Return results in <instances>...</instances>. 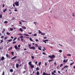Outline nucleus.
<instances>
[{
	"label": "nucleus",
	"instance_id": "obj_8",
	"mask_svg": "<svg viewBox=\"0 0 75 75\" xmlns=\"http://www.w3.org/2000/svg\"><path fill=\"white\" fill-rule=\"evenodd\" d=\"M6 56L7 58H10V55H8L7 54H6Z\"/></svg>",
	"mask_w": 75,
	"mask_h": 75
},
{
	"label": "nucleus",
	"instance_id": "obj_28",
	"mask_svg": "<svg viewBox=\"0 0 75 75\" xmlns=\"http://www.w3.org/2000/svg\"><path fill=\"white\" fill-rule=\"evenodd\" d=\"M11 54L12 55L14 56V52H11Z\"/></svg>",
	"mask_w": 75,
	"mask_h": 75
},
{
	"label": "nucleus",
	"instance_id": "obj_19",
	"mask_svg": "<svg viewBox=\"0 0 75 75\" xmlns=\"http://www.w3.org/2000/svg\"><path fill=\"white\" fill-rule=\"evenodd\" d=\"M24 35L25 36H27V37H29V35L27 34H24Z\"/></svg>",
	"mask_w": 75,
	"mask_h": 75
},
{
	"label": "nucleus",
	"instance_id": "obj_63",
	"mask_svg": "<svg viewBox=\"0 0 75 75\" xmlns=\"http://www.w3.org/2000/svg\"><path fill=\"white\" fill-rule=\"evenodd\" d=\"M12 14V12H11L9 13V14Z\"/></svg>",
	"mask_w": 75,
	"mask_h": 75
},
{
	"label": "nucleus",
	"instance_id": "obj_22",
	"mask_svg": "<svg viewBox=\"0 0 75 75\" xmlns=\"http://www.w3.org/2000/svg\"><path fill=\"white\" fill-rule=\"evenodd\" d=\"M74 64V62H73L72 63H71L70 64V65L71 66V65H73V64Z\"/></svg>",
	"mask_w": 75,
	"mask_h": 75
},
{
	"label": "nucleus",
	"instance_id": "obj_36",
	"mask_svg": "<svg viewBox=\"0 0 75 75\" xmlns=\"http://www.w3.org/2000/svg\"><path fill=\"white\" fill-rule=\"evenodd\" d=\"M63 62H65V63H66L67 62L66 61V60L65 59H64L63 61Z\"/></svg>",
	"mask_w": 75,
	"mask_h": 75
},
{
	"label": "nucleus",
	"instance_id": "obj_34",
	"mask_svg": "<svg viewBox=\"0 0 75 75\" xmlns=\"http://www.w3.org/2000/svg\"><path fill=\"white\" fill-rule=\"evenodd\" d=\"M3 17V16H2V15L0 14V18H2Z\"/></svg>",
	"mask_w": 75,
	"mask_h": 75
},
{
	"label": "nucleus",
	"instance_id": "obj_5",
	"mask_svg": "<svg viewBox=\"0 0 75 75\" xmlns=\"http://www.w3.org/2000/svg\"><path fill=\"white\" fill-rule=\"evenodd\" d=\"M14 48H15L16 50H17V49H18V50H19V48H18L17 46V45H15Z\"/></svg>",
	"mask_w": 75,
	"mask_h": 75
},
{
	"label": "nucleus",
	"instance_id": "obj_42",
	"mask_svg": "<svg viewBox=\"0 0 75 75\" xmlns=\"http://www.w3.org/2000/svg\"><path fill=\"white\" fill-rule=\"evenodd\" d=\"M59 52L61 53V52H62V50H59Z\"/></svg>",
	"mask_w": 75,
	"mask_h": 75
},
{
	"label": "nucleus",
	"instance_id": "obj_2",
	"mask_svg": "<svg viewBox=\"0 0 75 75\" xmlns=\"http://www.w3.org/2000/svg\"><path fill=\"white\" fill-rule=\"evenodd\" d=\"M55 56L54 55H52V56L51 55L48 56L49 57H50L51 59H53L54 58H55Z\"/></svg>",
	"mask_w": 75,
	"mask_h": 75
},
{
	"label": "nucleus",
	"instance_id": "obj_9",
	"mask_svg": "<svg viewBox=\"0 0 75 75\" xmlns=\"http://www.w3.org/2000/svg\"><path fill=\"white\" fill-rule=\"evenodd\" d=\"M16 68H18V67H19V65L17 64H16Z\"/></svg>",
	"mask_w": 75,
	"mask_h": 75
},
{
	"label": "nucleus",
	"instance_id": "obj_37",
	"mask_svg": "<svg viewBox=\"0 0 75 75\" xmlns=\"http://www.w3.org/2000/svg\"><path fill=\"white\" fill-rule=\"evenodd\" d=\"M32 57V59H34V56H31Z\"/></svg>",
	"mask_w": 75,
	"mask_h": 75
},
{
	"label": "nucleus",
	"instance_id": "obj_6",
	"mask_svg": "<svg viewBox=\"0 0 75 75\" xmlns=\"http://www.w3.org/2000/svg\"><path fill=\"white\" fill-rule=\"evenodd\" d=\"M5 58L4 57H2L1 59H0V61H3L4 59Z\"/></svg>",
	"mask_w": 75,
	"mask_h": 75
},
{
	"label": "nucleus",
	"instance_id": "obj_50",
	"mask_svg": "<svg viewBox=\"0 0 75 75\" xmlns=\"http://www.w3.org/2000/svg\"><path fill=\"white\" fill-rule=\"evenodd\" d=\"M1 38H4V36H2L1 37Z\"/></svg>",
	"mask_w": 75,
	"mask_h": 75
},
{
	"label": "nucleus",
	"instance_id": "obj_35",
	"mask_svg": "<svg viewBox=\"0 0 75 75\" xmlns=\"http://www.w3.org/2000/svg\"><path fill=\"white\" fill-rule=\"evenodd\" d=\"M38 31H39V34H42V32H41V31H40V30H38Z\"/></svg>",
	"mask_w": 75,
	"mask_h": 75
},
{
	"label": "nucleus",
	"instance_id": "obj_38",
	"mask_svg": "<svg viewBox=\"0 0 75 75\" xmlns=\"http://www.w3.org/2000/svg\"><path fill=\"white\" fill-rule=\"evenodd\" d=\"M68 66H65L64 67V68H68Z\"/></svg>",
	"mask_w": 75,
	"mask_h": 75
},
{
	"label": "nucleus",
	"instance_id": "obj_4",
	"mask_svg": "<svg viewBox=\"0 0 75 75\" xmlns=\"http://www.w3.org/2000/svg\"><path fill=\"white\" fill-rule=\"evenodd\" d=\"M47 41H48V40L47 39L43 41V42H45V44H47V42H46Z\"/></svg>",
	"mask_w": 75,
	"mask_h": 75
},
{
	"label": "nucleus",
	"instance_id": "obj_43",
	"mask_svg": "<svg viewBox=\"0 0 75 75\" xmlns=\"http://www.w3.org/2000/svg\"><path fill=\"white\" fill-rule=\"evenodd\" d=\"M19 24L21 25H22V23L21 22L19 21Z\"/></svg>",
	"mask_w": 75,
	"mask_h": 75
},
{
	"label": "nucleus",
	"instance_id": "obj_11",
	"mask_svg": "<svg viewBox=\"0 0 75 75\" xmlns=\"http://www.w3.org/2000/svg\"><path fill=\"white\" fill-rule=\"evenodd\" d=\"M19 30L20 31H21V32H23V29H22L21 28H20Z\"/></svg>",
	"mask_w": 75,
	"mask_h": 75
},
{
	"label": "nucleus",
	"instance_id": "obj_18",
	"mask_svg": "<svg viewBox=\"0 0 75 75\" xmlns=\"http://www.w3.org/2000/svg\"><path fill=\"white\" fill-rule=\"evenodd\" d=\"M36 71H38L40 70V68L38 67H37L36 68Z\"/></svg>",
	"mask_w": 75,
	"mask_h": 75
},
{
	"label": "nucleus",
	"instance_id": "obj_49",
	"mask_svg": "<svg viewBox=\"0 0 75 75\" xmlns=\"http://www.w3.org/2000/svg\"><path fill=\"white\" fill-rule=\"evenodd\" d=\"M16 42H13V44H16Z\"/></svg>",
	"mask_w": 75,
	"mask_h": 75
},
{
	"label": "nucleus",
	"instance_id": "obj_56",
	"mask_svg": "<svg viewBox=\"0 0 75 75\" xmlns=\"http://www.w3.org/2000/svg\"><path fill=\"white\" fill-rule=\"evenodd\" d=\"M20 38H23V36H20Z\"/></svg>",
	"mask_w": 75,
	"mask_h": 75
},
{
	"label": "nucleus",
	"instance_id": "obj_3",
	"mask_svg": "<svg viewBox=\"0 0 75 75\" xmlns=\"http://www.w3.org/2000/svg\"><path fill=\"white\" fill-rule=\"evenodd\" d=\"M29 49H31V50H34L35 49V47L33 46L31 47H30Z\"/></svg>",
	"mask_w": 75,
	"mask_h": 75
},
{
	"label": "nucleus",
	"instance_id": "obj_64",
	"mask_svg": "<svg viewBox=\"0 0 75 75\" xmlns=\"http://www.w3.org/2000/svg\"><path fill=\"white\" fill-rule=\"evenodd\" d=\"M46 75H50V74H47V73H46Z\"/></svg>",
	"mask_w": 75,
	"mask_h": 75
},
{
	"label": "nucleus",
	"instance_id": "obj_48",
	"mask_svg": "<svg viewBox=\"0 0 75 75\" xmlns=\"http://www.w3.org/2000/svg\"><path fill=\"white\" fill-rule=\"evenodd\" d=\"M10 48H10L9 49L11 50H12V48H13V47H10Z\"/></svg>",
	"mask_w": 75,
	"mask_h": 75
},
{
	"label": "nucleus",
	"instance_id": "obj_15",
	"mask_svg": "<svg viewBox=\"0 0 75 75\" xmlns=\"http://www.w3.org/2000/svg\"><path fill=\"white\" fill-rule=\"evenodd\" d=\"M37 34L35 33L34 34V35H32V36H34V37H35V36H37Z\"/></svg>",
	"mask_w": 75,
	"mask_h": 75
},
{
	"label": "nucleus",
	"instance_id": "obj_27",
	"mask_svg": "<svg viewBox=\"0 0 75 75\" xmlns=\"http://www.w3.org/2000/svg\"><path fill=\"white\" fill-rule=\"evenodd\" d=\"M0 41H1L0 44H1V43L3 42V40L2 39V40H0Z\"/></svg>",
	"mask_w": 75,
	"mask_h": 75
},
{
	"label": "nucleus",
	"instance_id": "obj_1",
	"mask_svg": "<svg viewBox=\"0 0 75 75\" xmlns=\"http://www.w3.org/2000/svg\"><path fill=\"white\" fill-rule=\"evenodd\" d=\"M19 3V1H16L14 3V4L16 5V6H19V4L18 3Z\"/></svg>",
	"mask_w": 75,
	"mask_h": 75
},
{
	"label": "nucleus",
	"instance_id": "obj_26",
	"mask_svg": "<svg viewBox=\"0 0 75 75\" xmlns=\"http://www.w3.org/2000/svg\"><path fill=\"white\" fill-rule=\"evenodd\" d=\"M8 42H11L12 41V40L11 39L8 40Z\"/></svg>",
	"mask_w": 75,
	"mask_h": 75
},
{
	"label": "nucleus",
	"instance_id": "obj_41",
	"mask_svg": "<svg viewBox=\"0 0 75 75\" xmlns=\"http://www.w3.org/2000/svg\"><path fill=\"white\" fill-rule=\"evenodd\" d=\"M45 33H42V34H41V35H45Z\"/></svg>",
	"mask_w": 75,
	"mask_h": 75
},
{
	"label": "nucleus",
	"instance_id": "obj_40",
	"mask_svg": "<svg viewBox=\"0 0 75 75\" xmlns=\"http://www.w3.org/2000/svg\"><path fill=\"white\" fill-rule=\"evenodd\" d=\"M21 21H22V22H23V23H24V22H27V21H24L23 20H21Z\"/></svg>",
	"mask_w": 75,
	"mask_h": 75
},
{
	"label": "nucleus",
	"instance_id": "obj_53",
	"mask_svg": "<svg viewBox=\"0 0 75 75\" xmlns=\"http://www.w3.org/2000/svg\"><path fill=\"white\" fill-rule=\"evenodd\" d=\"M28 47H31V45H30V44H29L28 45Z\"/></svg>",
	"mask_w": 75,
	"mask_h": 75
},
{
	"label": "nucleus",
	"instance_id": "obj_21",
	"mask_svg": "<svg viewBox=\"0 0 75 75\" xmlns=\"http://www.w3.org/2000/svg\"><path fill=\"white\" fill-rule=\"evenodd\" d=\"M39 74H40L39 71H37V72H36V75H39Z\"/></svg>",
	"mask_w": 75,
	"mask_h": 75
},
{
	"label": "nucleus",
	"instance_id": "obj_51",
	"mask_svg": "<svg viewBox=\"0 0 75 75\" xmlns=\"http://www.w3.org/2000/svg\"><path fill=\"white\" fill-rule=\"evenodd\" d=\"M67 56H71V54H67Z\"/></svg>",
	"mask_w": 75,
	"mask_h": 75
},
{
	"label": "nucleus",
	"instance_id": "obj_62",
	"mask_svg": "<svg viewBox=\"0 0 75 75\" xmlns=\"http://www.w3.org/2000/svg\"><path fill=\"white\" fill-rule=\"evenodd\" d=\"M11 38H12V39H13V38H14V37H13V36H11Z\"/></svg>",
	"mask_w": 75,
	"mask_h": 75
},
{
	"label": "nucleus",
	"instance_id": "obj_55",
	"mask_svg": "<svg viewBox=\"0 0 75 75\" xmlns=\"http://www.w3.org/2000/svg\"><path fill=\"white\" fill-rule=\"evenodd\" d=\"M37 63H38V62H37V61H36V62H35V64L36 65V64H37Z\"/></svg>",
	"mask_w": 75,
	"mask_h": 75
},
{
	"label": "nucleus",
	"instance_id": "obj_61",
	"mask_svg": "<svg viewBox=\"0 0 75 75\" xmlns=\"http://www.w3.org/2000/svg\"><path fill=\"white\" fill-rule=\"evenodd\" d=\"M3 31H4V32L5 31V29L4 28L3 29Z\"/></svg>",
	"mask_w": 75,
	"mask_h": 75
},
{
	"label": "nucleus",
	"instance_id": "obj_25",
	"mask_svg": "<svg viewBox=\"0 0 75 75\" xmlns=\"http://www.w3.org/2000/svg\"><path fill=\"white\" fill-rule=\"evenodd\" d=\"M54 59H52L49 61V62H51V61H53Z\"/></svg>",
	"mask_w": 75,
	"mask_h": 75
},
{
	"label": "nucleus",
	"instance_id": "obj_17",
	"mask_svg": "<svg viewBox=\"0 0 75 75\" xmlns=\"http://www.w3.org/2000/svg\"><path fill=\"white\" fill-rule=\"evenodd\" d=\"M7 8H6L3 11L4 13H5L6 11H7Z\"/></svg>",
	"mask_w": 75,
	"mask_h": 75
},
{
	"label": "nucleus",
	"instance_id": "obj_30",
	"mask_svg": "<svg viewBox=\"0 0 75 75\" xmlns=\"http://www.w3.org/2000/svg\"><path fill=\"white\" fill-rule=\"evenodd\" d=\"M8 38L7 36L5 37L4 38V40H6V39H7Z\"/></svg>",
	"mask_w": 75,
	"mask_h": 75
},
{
	"label": "nucleus",
	"instance_id": "obj_16",
	"mask_svg": "<svg viewBox=\"0 0 75 75\" xmlns=\"http://www.w3.org/2000/svg\"><path fill=\"white\" fill-rule=\"evenodd\" d=\"M41 46H40V47H38V49L39 50H40V51H41L42 50H41Z\"/></svg>",
	"mask_w": 75,
	"mask_h": 75
},
{
	"label": "nucleus",
	"instance_id": "obj_39",
	"mask_svg": "<svg viewBox=\"0 0 75 75\" xmlns=\"http://www.w3.org/2000/svg\"><path fill=\"white\" fill-rule=\"evenodd\" d=\"M13 28H10V31H13Z\"/></svg>",
	"mask_w": 75,
	"mask_h": 75
},
{
	"label": "nucleus",
	"instance_id": "obj_31",
	"mask_svg": "<svg viewBox=\"0 0 75 75\" xmlns=\"http://www.w3.org/2000/svg\"><path fill=\"white\" fill-rule=\"evenodd\" d=\"M47 73H46L45 72H43V75H46Z\"/></svg>",
	"mask_w": 75,
	"mask_h": 75
},
{
	"label": "nucleus",
	"instance_id": "obj_54",
	"mask_svg": "<svg viewBox=\"0 0 75 75\" xmlns=\"http://www.w3.org/2000/svg\"><path fill=\"white\" fill-rule=\"evenodd\" d=\"M35 46H37V47H38V45H37V44H35Z\"/></svg>",
	"mask_w": 75,
	"mask_h": 75
},
{
	"label": "nucleus",
	"instance_id": "obj_52",
	"mask_svg": "<svg viewBox=\"0 0 75 75\" xmlns=\"http://www.w3.org/2000/svg\"><path fill=\"white\" fill-rule=\"evenodd\" d=\"M42 54H44V55H46V53L44 52H42Z\"/></svg>",
	"mask_w": 75,
	"mask_h": 75
},
{
	"label": "nucleus",
	"instance_id": "obj_47",
	"mask_svg": "<svg viewBox=\"0 0 75 75\" xmlns=\"http://www.w3.org/2000/svg\"><path fill=\"white\" fill-rule=\"evenodd\" d=\"M62 65H63V64H61L60 66V67H61Z\"/></svg>",
	"mask_w": 75,
	"mask_h": 75
},
{
	"label": "nucleus",
	"instance_id": "obj_59",
	"mask_svg": "<svg viewBox=\"0 0 75 75\" xmlns=\"http://www.w3.org/2000/svg\"><path fill=\"white\" fill-rule=\"evenodd\" d=\"M18 47H19V48H20V45H18Z\"/></svg>",
	"mask_w": 75,
	"mask_h": 75
},
{
	"label": "nucleus",
	"instance_id": "obj_44",
	"mask_svg": "<svg viewBox=\"0 0 75 75\" xmlns=\"http://www.w3.org/2000/svg\"><path fill=\"white\" fill-rule=\"evenodd\" d=\"M2 75H4V71L3 72Z\"/></svg>",
	"mask_w": 75,
	"mask_h": 75
},
{
	"label": "nucleus",
	"instance_id": "obj_24",
	"mask_svg": "<svg viewBox=\"0 0 75 75\" xmlns=\"http://www.w3.org/2000/svg\"><path fill=\"white\" fill-rule=\"evenodd\" d=\"M38 65L39 66H40V65H41V62H40L38 63Z\"/></svg>",
	"mask_w": 75,
	"mask_h": 75
},
{
	"label": "nucleus",
	"instance_id": "obj_10",
	"mask_svg": "<svg viewBox=\"0 0 75 75\" xmlns=\"http://www.w3.org/2000/svg\"><path fill=\"white\" fill-rule=\"evenodd\" d=\"M17 58V56H14V57L12 58L11 59H15V58Z\"/></svg>",
	"mask_w": 75,
	"mask_h": 75
},
{
	"label": "nucleus",
	"instance_id": "obj_14",
	"mask_svg": "<svg viewBox=\"0 0 75 75\" xmlns=\"http://www.w3.org/2000/svg\"><path fill=\"white\" fill-rule=\"evenodd\" d=\"M21 41L24 42H25V41L24 40H23V38H21Z\"/></svg>",
	"mask_w": 75,
	"mask_h": 75
},
{
	"label": "nucleus",
	"instance_id": "obj_7",
	"mask_svg": "<svg viewBox=\"0 0 75 75\" xmlns=\"http://www.w3.org/2000/svg\"><path fill=\"white\" fill-rule=\"evenodd\" d=\"M30 66L31 67H30L31 69H32V68H34V65H33V64L31 65Z\"/></svg>",
	"mask_w": 75,
	"mask_h": 75
},
{
	"label": "nucleus",
	"instance_id": "obj_20",
	"mask_svg": "<svg viewBox=\"0 0 75 75\" xmlns=\"http://www.w3.org/2000/svg\"><path fill=\"white\" fill-rule=\"evenodd\" d=\"M29 40H30V41H31L33 42V40H32V39H31V38H30Z\"/></svg>",
	"mask_w": 75,
	"mask_h": 75
},
{
	"label": "nucleus",
	"instance_id": "obj_23",
	"mask_svg": "<svg viewBox=\"0 0 75 75\" xmlns=\"http://www.w3.org/2000/svg\"><path fill=\"white\" fill-rule=\"evenodd\" d=\"M16 39H17V37L13 39V41H15V40H16Z\"/></svg>",
	"mask_w": 75,
	"mask_h": 75
},
{
	"label": "nucleus",
	"instance_id": "obj_58",
	"mask_svg": "<svg viewBox=\"0 0 75 75\" xmlns=\"http://www.w3.org/2000/svg\"><path fill=\"white\" fill-rule=\"evenodd\" d=\"M35 41H36V42H37L38 41V39H36Z\"/></svg>",
	"mask_w": 75,
	"mask_h": 75
},
{
	"label": "nucleus",
	"instance_id": "obj_57",
	"mask_svg": "<svg viewBox=\"0 0 75 75\" xmlns=\"http://www.w3.org/2000/svg\"><path fill=\"white\" fill-rule=\"evenodd\" d=\"M14 11H18V10L17 9H15Z\"/></svg>",
	"mask_w": 75,
	"mask_h": 75
},
{
	"label": "nucleus",
	"instance_id": "obj_46",
	"mask_svg": "<svg viewBox=\"0 0 75 75\" xmlns=\"http://www.w3.org/2000/svg\"><path fill=\"white\" fill-rule=\"evenodd\" d=\"M14 19H15V18L13 17L12 18V20H14Z\"/></svg>",
	"mask_w": 75,
	"mask_h": 75
},
{
	"label": "nucleus",
	"instance_id": "obj_32",
	"mask_svg": "<svg viewBox=\"0 0 75 75\" xmlns=\"http://www.w3.org/2000/svg\"><path fill=\"white\" fill-rule=\"evenodd\" d=\"M6 34H7V35H10V33H8V32H7L6 33Z\"/></svg>",
	"mask_w": 75,
	"mask_h": 75
},
{
	"label": "nucleus",
	"instance_id": "obj_60",
	"mask_svg": "<svg viewBox=\"0 0 75 75\" xmlns=\"http://www.w3.org/2000/svg\"><path fill=\"white\" fill-rule=\"evenodd\" d=\"M54 73H56V71L55 70H54L53 71Z\"/></svg>",
	"mask_w": 75,
	"mask_h": 75
},
{
	"label": "nucleus",
	"instance_id": "obj_13",
	"mask_svg": "<svg viewBox=\"0 0 75 75\" xmlns=\"http://www.w3.org/2000/svg\"><path fill=\"white\" fill-rule=\"evenodd\" d=\"M22 28H23V29H24V30H25L26 29V27L25 26H23L22 27Z\"/></svg>",
	"mask_w": 75,
	"mask_h": 75
},
{
	"label": "nucleus",
	"instance_id": "obj_45",
	"mask_svg": "<svg viewBox=\"0 0 75 75\" xmlns=\"http://www.w3.org/2000/svg\"><path fill=\"white\" fill-rule=\"evenodd\" d=\"M4 6H5L4 5V4H3V6L2 7H3V8H4Z\"/></svg>",
	"mask_w": 75,
	"mask_h": 75
},
{
	"label": "nucleus",
	"instance_id": "obj_12",
	"mask_svg": "<svg viewBox=\"0 0 75 75\" xmlns=\"http://www.w3.org/2000/svg\"><path fill=\"white\" fill-rule=\"evenodd\" d=\"M31 62H30L29 63H28V64L29 65H30H30H32V64H31Z\"/></svg>",
	"mask_w": 75,
	"mask_h": 75
},
{
	"label": "nucleus",
	"instance_id": "obj_33",
	"mask_svg": "<svg viewBox=\"0 0 75 75\" xmlns=\"http://www.w3.org/2000/svg\"><path fill=\"white\" fill-rule=\"evenodd\" d=\"M4 23L7 24V23H8V22L7 21H5L4 22Z\"/></svg>",
	"mask_w": 75,
	"mask_h": 75
},
{
	"label": "nucleus",
	"instance_id": "obj_29",
	"mask_svg": "<svg viewBox=\"0 0 75 75\" xmlns=\"http://www.w3.org/2000/svg\"><path fill=\"white\" fill-rule=\"evenodd\" d=\"M10 71L11 72H13V69H11L10 70Z\"/></svg>",
	"mask_w": 75,
	"mask_h": 75
}]
</instances>
